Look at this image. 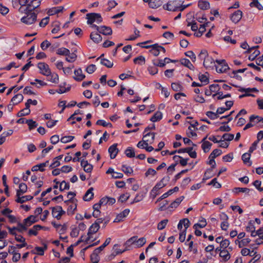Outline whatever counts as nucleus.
<instances>
[{
    "label": "nucleus",
    "instance_id": "f257e3e1",
    "mask_svg": "<svg viewBox=\"0 0 263 263\" xmlns=\"http://www.w3.org/2000/svg\"><path fill=\"white\" fill-rule=\"evenodd\" d=\"M20 12L25 14V15L21 19L22 23L26 25H31L36 21L37 14L33 12V10H30V9H27L24 12Z\"/></svg>",
    "mask_w": 263,
    "mask_h": 263
},
{
    "label": "nucleus",
    "instance_id": "f03ea898",
    "mask_svg": "<svg viewBox=\"0 0 263 263\" xmlns=\"http://www.w3.org/2000/svg\"><path fill=\"white\" fill-rule=\"evenodd\" d=\"M181 1L174 0L170 1L167 3L164 8L168 11H177L178 10L180 11H183L189 5H182Z\"/></svg>",
    "mask_w": 263,
    "mask_h": 263
},
{
    "label": "nucleus",
    "instance_id": "7ed1b4c3",
    "mask_svg": "<svg viewBox=\"0 0 263 263\" xmlns=\"http://www.w3.org/2000/svg\"><path fill=\"white\" fill-rule=\"evenodd\" d=\"M86 18L87 19V23L88 24H92L95 22L98 24H99L102 22V18L101 14L99 13H88L86 15Z\"/></svg>",
    "mask_w": 263,
    "mask_h": 263
},
{
    "label": "nucleus",
    "instance_id": "20e7f679",
    "mask_svg": "<svg viewBox=\"0 0 263 263\" xmlns=\"http://www.w3.org/2000/svg\"><path fill=\"white\" fill-rule=\"evenodd\" d=\"M216 62L217 63V65H215L217 72L223 73L229 69V66L224 60H216Z\"/></svg>",
    "mask_w": 263,
    "mask_h": 263
},
{
    "label": "nucleus",
    "instance_id": "39448f33",
    "mask_svg": "<svg viewBox=\"0 0 263 263\" xmlns=\"http://www.w3.org/2000/svg\"><path fill=\"white\" fill-rule=\"evenodd\" d=\"M37 66L40 70V73L42 74L47 77H49L51 74V71L47 64L44 62H40Z\"/></svg>",
    "mask_w": 263,
    "mask_h": 263
},
{
    "label": "nucleus",
    "instance_id": "423d86ee",
    "mask_svg": "<svg viewBox=\"0 0 263 263\" xmlns=\"http://www.w3.org/2000/svg\"><path fill=\"white\" fill-rule=\"evenodd\" d=\"M259 47L258 46H253L251 48H249L247 52L251 53V54L249 57V60L250 61H254L256 57L259 55L260 51L257 49L256 48H258Z\"/></svg>",
    "mask_w": 263,
    "mask_h": 263
},
{
    "label": "nucleus",
    "instance_id": "0eeeda50",
    "mask_svg": "<svg viewBox=\"0 0 263 263\" xmlns=\"http://www.w3.org/2000/svg\"><path fill=\"white\" fill-rule=\"evenodd\" d=\"M36 1V0H31V2L27 5V6L21 7L19 9V11L24 12L27 9H30V10H34L40 5V2H37L36 5H33V3Z\"/></svg>",
    "mask_w": 263,
    "mask_h": 263
},
{
    "label": "nucleus",
    "instance_id": "6e6552de",
    "mask_svg": "<svg viewBox=\"0 0 263 263\" xmlns=\"http://www.w3.org/2000/svg\"><path fill=\"white\" fill-rule=\"evenodd\" d=\"M65 212L62 210L61 206H57L52 208V214L54 217L60 219L62 215L65 214Z\"/></svg>",
    "mask_w": 263,
    "mask_h": 263
},
{
    "label": "nucleus",
    "instance_id": "1a4fd4ad",
    "mask_svg": "<svg viewBox=\"0 0 263 263\" xmlns=\"http://www.w3.org/2000/svg\"><path fill=\"white\" fill-rule=\"evenodd\" d=\"M204 54L205 57L204 58L203 65L205 67H211V65L214 64V61L213 59L208 55H206V52L201 51L199 54V56L201 57L202 55Z\"/></svg>",
    "mask_w": 263,
    "mask_h": 263
},
{
    "label": "nucleus",
    "instance_id": "9d476101",
    "mask_svg": "<svg viewBox=\"0 0 263 263\" xmlns=\"http://www.w3.org/2000/svg\"><path fill=\"white\" fill-rule=\"evenodd\" d=\"M100 226H97L96 223H93L89 228L87 235L88 236L86 237V240H90L91 239V235L93 234L96 233L98 232L99 229H100Z\"/></svg>",
    "mask_w": 263,
    "mask_h": 263
},
{
    "label": "nucleus",
    "instance_id": "9b49d317",
    "mask_svg": "<svg viewBox=\"0 0 263 263\" xmlns=\"http://www.w3.org/2000/svg\"><path fill=\"white\" fill-rule=\"evenodd\" d=\"M242 16V12L241 11L238 10L235 11L231 16V21L236 24L238 23L241 19Z\"/></svg>",
    "mask_w": 263,
    "mask_h": 263
},
{
    "label": "nucleus",
    "instance_id": "f8f14e48",
    "mask_svg": "<svg viewBox=\"0 0 263 263\" xmlns=\"http://www.w3.org/2000/svg\"><path fill=\"white\" fill-rule=\"evenodd\" d=\"M193 147H187L185 148L179 149L177 151V153H188L189 156L193 158H195L197 157V153L195 151H192Z\"/></svg>",
    "mask_w": 263,
    "mask_h": 263
},
{
    "label": "nucleus",
    "instance_id": "ddd939ff",
    "mask_svg": "<svg viewBox=\"0 0 263 263\" xmlns=\"http://www.w3.org/2000/svg\"><path fill=\"white\" fill-rule=\"evenodd\" d=\"M117 144H114L108 148V152L110 154V157L111 159H114L118 153V149L117 148Z\"/></svg>",
    "mask_w": 263,
    "mask_h": 263
},
{
    "label": "nucleus",
    "instance_id": "4468645a",
    "mask_svg": "<svg viewBox=\"0 0 263 263\" xmlns=\"http://www.w3.org/2000/svg\"><path fill=\"white\" fill-rule=\"evenodd\" d=\"M74 73L75 76L73 78L77 81H81L85 78V76L83 74L82 70L81 68L75 70Z\"/></svg>",
    "mask_w": 263,
    "mask_h": 263
},
{
    "label": "nucleus",
    "instance_id": "2eb2a0df",
    "mask_svg": "<svg viewBox=\"0 0 263 263\" xmlns=\"http://www.w3.org/2000/svg\"><path fill=\"white\" fill-rule=\"evenodd\" d=\"M81 165L83 167L84 171L86 173H90L92 170V165L88 163L87 160H81Z\"/></svg>",
    "mask_w": 263,
    "mask_h": 263
},
{
    "label": "nucleus",
    "instance_id": "dca6fc26",
    "mask_svg": "<svg viewBox=\"0 0 263 263\" xmlns=\"http://www.w3.org/2000/svg\"><path fill=\"white\" fill-rule=\"evenodd\" d=\"M170 181V177L168 176L163 177L159 182L156 185V188L161 189L165 186L168 181Z\"/></svg>",
    "mask_w": 263,
    "mask_h": 263
},
{
    "label": "nucleus",
    "instance_id": "f3484780",
    "mask_svg": "<svg viewBox=\"0 0 263 263\" xmlns=\"http://www.w3.org/2000/svg\"><path fill=\"white\" fill-rule=\"evenodd\" d=\"M99 33L104 35H111L112 34V29L110 27L106 26H101L99 27Z\"/></svg>",
    "mask_w": 263,
    "mask_h": 263
},
{
    "label": "nucleus",
    "instance_id": "a211bd4d",
    "mask_svg": "<svg viewBox=\"0 0 263 263\" xmlns=\"http://www.w3.org/2000/svg\"><path fill=\"white\" fill-rule=\"evenodd\" d=\"M129 210L128 209H125L123 212L119 214L116 219L114 220V222H120L121 221L123 218L126 217L129 213Z\"/></svg>",
    "mask_w": 263,
    "mask_h": 263
},
{
    "label": "nucleus",
    "instance_id": "6ab92c4d",
    "mask_svg": "<svg viewBox=\"0 0 263 263\" xmlns=\"http://www.w3.org/2000/svg\"><path fill=\"white\" fill-rule=\"evenodd\" d=\"M155 44L152 45H147L143 46V48L148 49L151 48V49L149 50V52H151L154 56H158L160 53L159 48H157L156 46H154Z\"/></svg>",
    "mask_w": 263,
    "mask_h": 263
},
{
    "label": "nucleus",
    "instance_id": "aec40b11",
    "mask_svg": "<svg viewBox=\"0 0 263 263\" xmlns=\"http://www.w3.org/2000/svg\"><path fill=\"white\" fill-rule=\"evenodd\" d=\"M90 39L96 43L101 42L102 37L97 32H92L90 35Z\"/></svg>",
    "mask_w": 263,
    "mask_h": 263
},
{
    "label": "nucleus",
    "instance_id": "412c9836",
    "mask_svg": "<svg viewBox=\"0 0 263 263\" xmlns=\"http://www.w3.org/2000/svg\"><path fill=\"white\" fill-rule=\"evenodd\" d=\"M42 228H43V227L40 225H35L31 229H29V230L28 231V235L29 236H36L37 235L38 231L40 230Z\"/></svg>",
    "mask_w": 263,
    "mask_h": 263
},
{
    "label": "nucleus",
    "instance_id": "4be33fe9",
    "mask_svg": "<svg viewBox=\"0 0 263 263\" xmlns=\"http://www.w3.org/2000/svg\"><path fill=\"white\" fill-rule=\"evenodd\" d=\"M23 96L22 94L18 93L12 98L11 103H12L13 105H17L23 101Z\"/></svg>",
    "mask_w": 263,
    "mask_h": 263
},
{
    "label": "nucleus",
    "instance_id": "5701e85b",
    "mask_svg": "<svg viewBox=\"0 0 263 263\" xmlns=\"http://www.w3.org/2000/svg\"><path fill=\"white\" fill-rule=\"evenodd\" d=\"M33 198V196L26 195L23 196H17L15 201L18 203H23L27 201L31 200Z\"/></svg>",
    "mask_w": 263,
    "mask_h": 263
},
{
    "label": "nucleus",
    "instance_id": "b1692460",
    "mask_svg": "<svg viewBox=\"0 0 263 263\" xmlns=\"http://www.w3.org/2000/svg\"><path fill=\"white\" fill-rule=\"evenodd\" d=\"M155 128V125H153L152 127H147L145 128L144 134L145 135L143 136V139H146L147 137L152 136V141L153 142L155 139V134L154 133H147V132L149 129H154Z\"/></svg>",
    "mask_w": 263,
    "mask_h": 263
},
{
    "label": "nucleus",
    "instance_id": "393cba45",
    "mask_svg": "<svg viewBox=\"0 0 263 263\" xmlns=\"http://www.w3.org/2000/svg\"><path fill=\"white\" fill-rule=\"evenodd\" d=\"M27 186L25 183H21L19 185V189L17 191L16 196H21L27 192Z\"/></svg>",
    "mask_w": 263,
    "mask_h": 263
},
{
    "label": "nucleus",
    "instance_id": "a878e982",
    "mask_svg": "<svg viewBox=\"0 0 263 263\" xmlns=\"http://www.w3.org/2000/svg\"><path fill=\"white\" fill-rule=\"evenodd\" d=\"M104 54H102L99 58L97 59V60L101 59V64L103 65L108 67V68H111L113 66V62L109 61L107 59H102V57H103Z\"/></svg>",
    "mask_w": 263,
    "mask_h": 263
},
{
    "label": "nucleus",
    "instance_id": "bb28decb",
    "mask_svg": "<svg viewBox=\"0 0 263 263\" xmlns=\"http://www.w3.org/2000/svg\"><path fill=\"white\" fill-rule=\"evenodd\" d=\"M93 188L90 187L89 189L86 193L85 194L84 196H83V199L85 201H90L91 200L93 197Z\"/></svg>",
    "mask_w": 263,
    "mask_h": 263
},
{
    "label": "nucleus",
    "instance_id": "cd10ccee",
    "mask_svg": "<svg viewBox=\"0 0 263 263\" xmlns=\"http://www.w3.org/2000/svg\"><path fill=\"white\" fill-rule=\"evenodd\" d=\"M137 238L138 237L135 236L128 239L125 243V245L126 246L125 250H129V249L128 247H129L132 245H136V242Z\"/></svg>",
    "mask_w": 263,
    "mask_h": 263
},
{
    "label": "nucleus",
    "instance_id": "c85d7f7f",
    "mask_svg": "<svg viewBox=\"0 0 263 263\" xmlns=\"http://www.w3.org/2000/svg\"><path fill=\"white\" fill-rule=\"evenodd\" d=\"M198 6L202 10H206L210 8L209 2L205 0L199 1Z\"/></svg>",
    "mask_w": 263,
    "mask_h": 263
},
{
    "label": "nucleus",
    "instance_id": "c756f323",
    "mask_svg": "<svg viewBox=\"0 0 263 263\" xmlns=\"http://www.w3.org/2000/svg\"><path fill=\"white\" fill-rule=\"evenodd\" d=\"M162 4L161 0H149V6L152 8H157Z\"/></svg>",
    "mask_w": 263,
    "mask_h": 263
},
{
    "label": "nucleus",
    "instance_id": "7c9ffc66",
    "mask_svg": "<svg viewBox=\"0 0 263 263\" xmlns=\"http://www.w3.org/2000/svg\"><path fill=\"white\" fill-rule=\"evenodd\" d=\"M250 191V189L247 187H234L233 189V192L236 194H238L239 193L242 192L249 195V193Z\"/></svg>",
    "mask_w": 263,
    "mask_h": 263
},
{
    "label": "nucleus",
    "instance_id": "2f4dec72",
    "mask_svg": "<svg viewBox=\"0 0 263 263\" xmlns=\"http://www.w3.org/2000/svg\"><path fill=\"white\" fill-rule=\"evenodd\" d=\"M56 53L58 55H65L67 56L69 55L70 53V51L69 49L64 48L61 47L59 48L57 50Z\"/></svg>",
    "mask_w": 263,
    "mask_h": 263
},
{
    "label": "nucleus",
    "instance_id": "473e14b6",
    "mask_svg": "<svg viewBox=\"0 0 263 263\" xmlns=\"http://www.w3.org/2000/svg\"><path fill=\"white\" fill-rule=\"evenodd\" d=\"M219 256L222 257L225 261H227L230 258V255L229 252L225 249L220 251Z\"/></svg>",
    "mask_w": 263,
    "mask_h": 263
},
{
    "label": "nucleus",
    "instance_id": "72a5a7b5",
    "mask_svg": "<svg viewBox=\"0 0 263 263\" xmlns=\"http://www.w3.org/2000/svg\"><path fill=\"white\" fill-rule=\"evenodd\" d=\"M162 118V114L160 111H157L153 116L151 118V121L152 122H157L160 120Z\"/></svg>",
    "mask_w": 263,
    "mask_h": 263
},
{
    "label": "nucleus",
    "instance_id": "f704fd0d",
    "mask_svg": "<svg viewBox=\"0 0 263 263\" xmlns=\"http://www.w3.org/2000/svg\"><path fill=\"white\" fill-rule=\"evenodd\" d=\"M125 154L128 158H133L135 157V151L131 147H128L126 149L125 151Z\"/></svg>",
    "mask_w": 263,
    "mask_h": 263
},
{
    "label": "nucleus",
    "instance_id": "c9c22d12",
    "mask_svg": "<svg viewBox=\"0 0 263 263\" xmlns=\"http://www.w3.org/2000/svg\"><path fill=\"white\" fill-rule=\"evenodd\" d=\"M182 65L188 67L190 69L194 68V66L191 63L190 61L187 59H182L180 61Z\"/></svg>",
    "mask_w": 263,
    "mask_h": 263
},
{
    "label": "nucleus",
    "instance_id": "e433bc0d",
    "mask_svg": "<svg viewBox=\"0 0 263 263\" xmlns=\"http://www.w3.org/2000/svg\"><path fill=\"white\" fill-rule=\"evenodd\" d=\"M49 79H48V81H50V82L57 84L59 82V76L58 74L56 73H52L51 72V74L49 75L48 77Z\"/></svg>",
    "mask_w": 263,
    "mask_h": 263
},
{
    "label": "nucleus",
    "instance_id": "4c0bfd02",
    "mask_svg": "<svg viewBox=\"0 0 263 263\" xmlns=\"http://www.w3.org/2000/svg\"><path fill=\"white\" fill-rule=\"evenodd\" d=\"M64 7L63 6H59L57 7H54L51 8L49 12L51 15H54L55 14H58L63 11Z\"/></svg>",
    "mask_w": 263,
    "mask_h": 263
},
{
    "label": "nucleus",
    "instance_id": "58836bf2",
    "mask_svg": "<svg viewBox=\"0 0 263 263\" xmlns=\"http://www.w3.org/2000/svg\"><path fill=\"white\" fill-rule=\"evenodd\" d=\"M46 167L45 164H39L37 165L33 166L32 168L31 171L33 172L40 171L41 172H43L45 171L44 167Z\"/></svg>",
    "mask_w": 263,
    "mask_h": 263
},
{
    "label": "nucleus",
    "instance_id": "ea45409f",
    "mask_svg": "<svg viewBox=\"0 0 263 263\" xmlns=\"http://www.w3.org/2000/svg\"><path fill=\"white\" fill-rule=\"evenodd\" d=\"M206 224L207 223L206 221V219L205 218H202V219L200 220V223L195 224L193 226V228L195 229H196V228H203L206 226Z\"/></svg>",
    "mask_w": 263,
    "mask_h": 263
},
{
    "label": "nucleus",
    "instance_id": "a19ab883",
    "mask_svg": "<svg viewBox=\"0 0 263 263\" xmlns=\"http://www.w3.org/2000/svg\"><path fill=\"white\" fill-rule=\"evenodd\" d=\"M146 242V239L144 237H141L139 239L137 238L136 242V247L140 248L144 245Z\"/></svg>",
    "mask_w": 263,
    "mask_h": 263
},
{
    "label": "nucleus",
    "instance_id": "79ce46f5",
    "mask_svg": "<svg viewBox=\"0 0 263 263\" xmlns=\"http://www.w3.org/2000/svg\"><path fill=\"white\" fill-rule=\"evenodd\" d=\"M212 144L209 141H206L202 144L201 147L204 153H208L210 148Z\"/></svg>",
    "mask_w": 263,
    "mask_h": 263
},
{
    "label": "nucleus",
    "instance_id": "37998d69",
    "mask_svg": "<svg viewBox=\"0 0 263 263\" xmlns=\"http://www.w3.org/2000/svg\"><path fill=\"white\" fill-rule=\"evenodd\" d=\"M222 154L221 150L219 149H215L210 155L209 158L215 159L216 157Z\"/></svg>",
    "mask_w": 263,
    "mask_h": 263
},
{
    "label": "nucleus",
    "instance_id": "c03bdc74",
    "mask_svg": "<svg viewBox=\"0 0 263 263\" xmlns=\"http://www.w3.org/2000/svg\"><path fill=\"white\" fill-rule=\"evenodd\" d=\"M148 142H150L149 139L143 140V141H139L137 146L140 148H145L147 147Z\"/></svg>",
    "mask_w": 263,
    "mask_h": 263
},
{
    "label": "nucleus",
    "instance_id": "a18cd8bd",
    "mask_svg": "<svg viewBox=\"0 0 263 263\" xmlns=\"http://www.w3.org/2000/svg\"><path fill=\"white\" fill-rule=\"evenodd\" d=\"M66 83H64V85H60L59 89L57 90V92L59 93H63L66 92L70 90V86L68 87L67 88H65Z\"/></svg>",
    "mask_w": 263,
    "mask_h": 263
},
{
    "label": "nucleus",
    "instance_id": "49530a36",
    "mask_svg": "<svg viewBox=\"0 0 263 263\" xmlns=\"http://www.w3.org/2000/svg\"><path fill=\"white\" fill-rule=\"evenodd\" d=\"M172 88L175 91H179L182 90V86L178 83H173L171 84Z\"/></svg>",
    "mask_w": 263,
    "mask_h": 263
},
{
    "label": "nucleus",
    "instance_id": "de8ad7c7",
    "mask_svg": "<svg viewBox=\"0 0 263 263\" xmlns=\"http://www.w3.org/2000/svg\"><path fill=\"white\" fill-rule=\"evenodd\" d=\"M67 56H68V57L66 58V60L67 62H70V63H72V62H74L76 60L77 58V54L74 53H70L69 54L67 55Z\"/></svg>",
    "mask_w": 263,
    "mask_h": 263
},
{
    "label": "nucleus",
    "instance_id": "09e8293b",
    "mask_svg": "<svg viewBox=\"0 0 263 263\" xmlns=\"http://www.w3.org/2000/svg\"><path fill=\"white\" fill-rule=\"evenodd\" d=\"M26 123L28 124L30 130L35 128L37 126L36 122L33 121L32 119L27 120Z\"/></svg>",
    "mask_w": 263,
    "mask_h": 263
},
{
    "label": "nucleus",
    "instance_id": "8fccbe9b",
    "mask_svg": "<svg viewBox=\"0 0 263 263\" xmlns=\"http://www.w3.org/2000/svg\"><path fill=\"white\" fill-rule=\"evenodd\" d=\"M168 220L167 219H164L161 220L160 222L158 223L157 225V229L159 230H162L165 228L166 227Z\"/></svg>",
    "mask_w": 263,
    "mask_h": 263
},
{
    "label": "nucleus",
    "instance_id": "3c124183",
    "mask_svg": "<svg viewBox=\"0 0 263 263\" xmlns=\"http://www.w3.org/2000/svg\"><path fill=\"white\" fill-rule=\"evenodd\" d=\"M134 62L135 64H138L139 65H142L143 63H145V58L143 56H139L137 58H136L134 60Z\"/></svg>",
    "mask_w": 263,
    "mask_h": 263
},
{
    "label": "nucleus",
    "instance_id": "603ef678",
    "mask_svg": "<svg viewBox=\"0 0 263 263\" xmlns=\"http://www.w3.org/2000/svg\"><path fill=\"white\" fill-rule=\"evenodd\" d=\"M74 138V137L72 136H64L61 138V141L62 143H66L71 141Z\"/></svg>",
    "mask_w": 263,
    "mask_h": 263
},
{
    "label": "nucleus",
    "instance_id": "864d4df0",
    "mask_svg": "<svg viewBox=\"0 0 263 263\" xmlns=\"http://www.w3.org/2000/svg\"><path fill=\"white\" fill-rule=\"evenodd\" d=\"M69 187L70 186L69 183L66 182L65 181H63L60 183V190L61 191H63L65 190H68Z\"/></svg>",
    "mask_w": 263,
    "mask_h": 263
},
{
    "label": "nucleus",
    "instance_id": "5fc2aeb1",
    "mask_svg": "<svg viewBox=\"0 0 263 263\" xmlns=\"http://www.w3.org/2000/svg\"><path fill=\"white\" fill-rule=\"evenodd\" d=\"M47 247L46 245L44 246V248L40 247H36L35 248V250L36 251V253L38 255H43L44 253V250H46Z\"/></svg>",
    "mask_w": 263,
    "mask_h": 263
},
{
    "label": "nucleus",
    "instance_id": "6e6d98bb",
    "mask_svg": "<svg viewBox=\"0 0 263 263\" xmlns=\"http://www.w3.org/2000/svg\"><path fill=\"white\" fill-rule=\"evenodd\" d=\"M97 125H102L103 127L109 126L110 127H112V124L110 123H107L105 121L103 120H99L96 122Z\"/></svg>",
    "mask_w": 263,
    "mask_h": 263
},
{
    "label": "nucleus",
    "instance_id": "4d7b16f0",
    "mask_svg": "<svg viewBox=\"0 0 263 263\" xmlns=\"http://www.w3.org/2000/svg\"><path fill=\"white\" fill-rule=\"evenodd\" d=\"M253 184L259 192H263V187H260L261 184V181L256 180L253 182Z\"/></svg>",
    "mask_w": 263,
    "mask_h": 263
},
{
    "label": "nucleus",
    "instance_id": "13d9d810",
    "mask_svg": "<svg viewBox=\"0 0 263 263\" xmlns=\"http://www.w3.org/2000/svg\"><path fill=\"white\" fill-rule=\"evenodd\" d=\"M197 128H193V127L189 126L187 131V134L189 137L196 136L197 134L194 132Z\"/></svg>",
    "mask_w": 263,
    "mask_h": 263
},
{
    "label": "nucleus",
    "instance_id": "bf43d9fd",
    "mask_svg": "<svg viewBox=\"0 0 263 263\" xmlns=\"http://www.w3.org/2000/svg\"><path fill=\"white\" fill-rule=\"evenodd\" d=\"M9 253H12L13 254V257H12V260L14 262H17L21 258V254L18 253L14 252V251L11 252L10 250H9Z\"/></svg>",
    "mask_w": 263,
    "mask_h": 263
},
{
    "label": "nucleus",
    "instance_id": "052dcab7",
    "mask_svg": "<svg viewBox=\"0 0 263 263\" xmlns=\"http://www.w3.org/2000/svg\"><path fill=\"white\" fill-rule=\"evenodd\" d=\"M122 171L126 174H130L133 173V171L132 167L127 166L126 165H123L122 166Z\"/></svg>",
    "mask_w": 263,
    "mask_h": 263
},
{
    "label": "nucleus",
    "instance_id": "680f3d73",
    "mask_svg": "<svg viewBox=\"0 0 263 263\" xmlns=\"http://www.w3.org/2000/svg\"><path fill=\"white\" fill-rule=\"evenodd\" d=\"M153 63L156 66L163 67L165 66V63L163 62V60H154L153 61Z\"/></svg>",
    "mask_w": 263,
    "mask_h": 263
},
{
    "label": "nucleus",
    "instance_id": "e2e57ef3",
    "mask_svg": "<svg viewBox=\"0 0 263 263\" xmlns=\"http://www.w3.org/2000/svg\"><path fill=\"white\" fill-rule=\"evenodd\" d=\"M251 241V239L249 238H246L241 240L240 241H238V247L239 248H241L243 246H247L250 242Z\"/></svg>",
    "mask_w": 263,
    "mask_h": 263
},
{
    "label": "nucleus",
    "instance_id": "0e129e2a",
    "mask_svg": "<svg viewBox=\"0 0 263 263\" xmlns=\"http://www.w3.org/2000/svg\"><path fill=\"white\" fill-rule=\"evenodd\" d=\"M208 185H212L217 189H219L221 187V185L217 181L216 178H215L213 179H212V181L208 183Z\"/></svg>",
    "mask_w": 263,
    "mask_h": 263
},
{
    "label": "nucleus",
    "instance_id": "69168bd1",
    "mask_svg": "<svg viewBox=\"0 0 263 263\" xmlns=\"http://www.w3.org/2000/svg\"><path fill=\"white\" fill-rule=\"evenodd\" d=\"M234 135L232 134H224L222 135V138L224 139V140L230 141L234 139Z\"/></svg>",
    "mask_w": 263,
    "mask_h": 263
},
{
    "label": "nucleus",
    "instance_id": "338daca9",
    "mask_svg": "<svg viewBox=\"0 0 263 263\" xmlns=\"http://www.w3.org/2000/svg\"><path fill=\"white\" fill-rule=\"evenodd\" d=\"M15 228L16 230L21 233H22L23 231H26L27 229L23 223H18L17 224V227Z\"/></svg>",
    "mask_w": 263,
    "mask_h": 263
},
{
    "label": "nucleus",
    "instance_id": "774afa93",
    "mask_svg": "<svg viewBox=\"0 0 263 263\" xmlns=\"http://www.w3.org/2000/svg\"><path fill=\"white\" fill-rule=\"evenodd\" d=\"M96 70V65L94 64H90L87 67L86 71L89 74L92 73Z\"/></svg>",
    "mask_w": 263,
    "mask_h": 263
}]
</instances>
